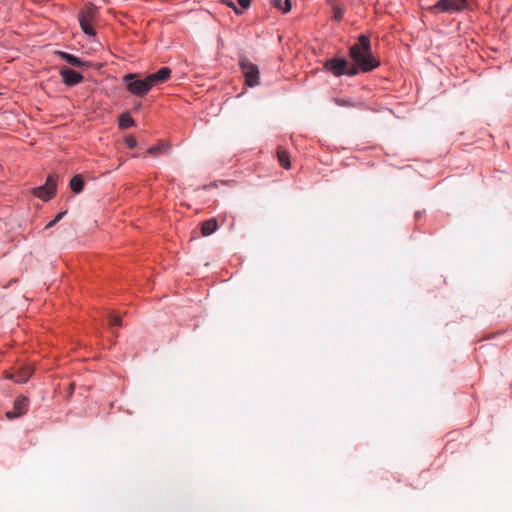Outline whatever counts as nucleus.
<instances>
[{
    "instance_id": "aec40b11",
    "label": "nucleus",
    "mask_w": 512,
    "mask_h": 512,
    "mask_svg": "<svg viewBox=\"0 0 512 512\" xmlns=\"http://www.w3.org/2000/svg\"><path fill=\"white\" fill-rule=\"evenodd\" d=\"M66 212L58 213L55 218L46 225V229L53 227L58 221H60Z\"/></svg>"
},
{
    "instance_id": "ddd939ff",
    "label": "nucleus",
    "mask_w": 512,
    "mask_h": 512,
    "mask_svg": "<svg viewBox=\"0 0 512 512\" xmlns=\"http://www.w3.org/2000/svg\"><path fill=\"white\" fill-rule=\"evenodd\" d=\"M32 374V368L30 366L24 367L18 374L15 376V381L17 383H25Z\"/></svg>"
},
{
    "instance_id": "bb28decb",
    "label": "nucleus",
    "mask_w": 512,
    "mask_h": 512,
    "mask_svg": "<svg viewBox=\"0 0 512 512\" xmlns=\"http://www.w3.org/2000/svg\"><path fill=\"white\" fill-rule=\"evenodd\" d=\"M226 3H227V5H228V6L232 7V8L235 10V12H236L237 14H239V13H240V12L237 10V8H236V6L234 5V3H233V2H226Z\"/></svg>"
},
{
    "instance_id": "9d476101",
    "label": "nucleus",
    "mask_w": 512,
    "mask_h": 512,
    "mask_svg": "<svg viewBox=\"0 0 512 512\" xmlns=\"http://www.w3.org/2000/svg\"><path fill=\"white\" fill-rule=\"evenodd\" d=\"M28 407V399L24 396L18 397L14 402V407L12 411H8L6 413L7 418L13 419L16 417H20L23 415Z\"/></svg>"
},
{
    "instance_id": "a878e982",
    "label": "nucleus",
    "mask_w": 512,
    "mask_h": 512,
    "mask_svg": "<svg viewBox=\"0 0 512 512\" xmlns=\"http://www.w3.org/2000/svg\"><path fill=\"white\" fill-rule=\"evenodd\" d=\"M342 16H343V14H342V11H341V10H339V9L335 10L334 18H335L337 21L341 20V19H342Z\"/></svg>"
},
{
    "instance_id": "2eb2a0df",
    "label": "nucleus",
    "mask_w": 512,
    "mask_h": 512,
    "mask_svg": "<svg viewBox=\"0 0 512 512\" xmlns=\"http://www.w3.org/2000/svg\"><path fill=\"white\" fill-rule=\"evenodd\" d=\"M33 193L39 197L40 199L44 200V201H47L49 199H51L50 195H49V191L47 189V187L45 185L41 186V187H38V188H35L33 190Z\"/></svg>"
},
{
    "instance_id": "9b49d317",
    "label": "nucleus",
    "mask_w": 512,
    "mask_h": 512,
    "mask_svg": "<svg viewBox=\"0 0 512 512\" xmlns=\"http://www.w3.org/2000/svg\"><path fill=\"white\" fill-rule=\"evenodd\" d=\"M59 56L64 59L68 64L74 66V67H84L87 66L85 62H83L80 58L66 53V52H58Z\"/></svg>"
},
{
    "instance_id": "4be33fe9",
    "label": "nucleus",
    "mask_w": 512,
    "mask_h": 512,
    "mask_svg": "<svg viewBox=\"0 0 512 512\" xmlns=\"http://www.w3.org/2000/svg\"><path fill=\"white\" fill-rule=\"evenodd\" d=\"M334 101L338 106H352V103L347 99L336 98Z\"/></svg>"
},
{
    "instance_id": "f257e3e1",
    "label": "nucleus",
    "mask_w": 512,
    "mask_h": 512,
    "mask_svg": "<svg viewBox=\"0 0 512 512\" xmlns=\"http://www.w3.org/2000/svg\"><path fill=\"white\" fill-rule=\"evenodd\" d=\"M349 55L362 72L372 71L380 65V61L373 56L371 42L366 35H360L358 42L350 46Z\"/></svg>"
},
{
    "instance_id": "1a4fd4ad",
    "label": "nucleus",
    "mask_w": 512,
    "mask_h": 512,
    "mask_svg": "<svg viewBox=\"0 0 512 512\" xmlns=\"http://www.w3.org/2000/svg\"><path fill=\"white\" fill-rule=\"evenodd\" d=\"M60 75L62 77L63 82L68 86H74L83 81V76L70 68H62L60 70Z\"/></svg>"
},
{
    "instance_id": "20e7f679",
    "label": "nucleus",
    "mask_w": 512,
    "mask_h": 512,
    "mask_svg": "<svg viewBox=\"0 0 512 512\" xmlns=\"http://www.w3.org/2000/svg\"><path fill=\"white\" fill-rule=\"evenodd\" d=\"M95 15V8L91 5L86 7V9L80 11L78 15L79 23L82 31L90 36L95 35V30L92 26V20Z\"/></svg>"
},
{
    "instance_id": "f03ea898",
    "label": "nucleus",
    "mask_w": 512,
    "mask_h": 512,
    "mask_svg": "<svg viewBox=\"0 0 512 512\" xmlns=\"http://www.w3.org/2000/svg\"><path fill=\"white\" fill-rule=\"evenodd\" d=\"M123 81L127 91L137 97H144L152 89L147 76L142 79L139 74L130 73L123 77Z\"/></svg>"
},
{
    "instance_id": "393cba45",
    "label": "nucleus",
    "mask_w": 512,
    "mask_h": 512,
    "mask_svg": "<svg viewBox=\"0 0 512 512\" xmlns=\"http://www.w3.org/2000/svg\"><path fill=\"white\" fill-rule=\"evenodd\" d=\"M237 1H238L239 5L244 9H247L251 4L250 0H237Z\"/></svg>"
},
{
    "instance_id": "5701e85b",
    "label": "nucleus",
    "mask_w": 512,
    "mask_h": 512,
    "mask_svg": "<svg viewBox=\"0 0 512 512\" xmlns=\"http://www.w3.org/2000/svg\"><path fill=\"white\" fill-rule=\"evenodd\" d=\"M126 144L129 148L132 149V148L136 147L137 141L134 137H127Z\"/></svg>"
},
{
    "instance_id": "423d86ee",
    "label": "nucleus",
    "mask_w": 512,
    "mask_h": 512,
    "mask_svg": "<svg viewBox=\"0 0 512 512\" xmlns=\"http://www.w3.org/2000/svg\"><path fill=\"white\" fill-rule=\"evenodd\" d=\"M347 66L348 61L343 58H331L324 62V69L331 72L336 77L344 75Z\"/></svg>"
},
{
    "instance_id": "0eeeda50",
    "label": "nucleus",
    "mask_w": 512,
    "mask_h": 512,
    "mask_svg": "<svg viewBox=\"0 0 512 512\" xmlns=\"http://www.w3.org/2000/svg\"><path fill=\"white\" fill-rule=\"evenodd\" d=\"M171 69L169 67H162L157 72L147 76L151 88L166 82L171 76Z\"/></svg>"
},
{
    "instance_id": "a211bd4d",
    "label": "nucleus",
    "mask_w": 512,
    "mask_h": 512,
    "mask_svg": "<svg viewBox=\"0 0 512 512\" xmlns=\"http://www.w3.org/2000/svg\"><path fill=\"white\" fill-rule=\"evenodd\" d=\"M45 186L47 187L49 191V195L52 198L54 196L55 190H56V180L54 176L50 175L45 183Z\"/></svg>"
},
{
    "instance_id": "6e6552de",
    "label": "nucleus",
    "mask_w": 512,
    "mask_h": 512,
    "mask_svg": "<svg viewBox=\"0 0 512 512\" xmlns=\"http://www.w3.org/2000/svg\"><path fill=\"white\" fill-rule=\"evenodd\" d=\"M171 145L165 141H160L158 144L149 147L146 151L149 157H169Z\"/></svg>"
},
{
    "instance_id": "6ab92c4d",
    "label": "nucleus",
    "mask_w": 512,
    "mask_h": 512,
    "mask_svg": "<svg viewBox=\"0 0 512 512\" xmlns=\"http://www.w3.org/2000/svg\"><path fill=\"white\" fill-rule=\"evenodd\" d=\"M359 71H361V70H360V67L357 64L354 63V65H350L348 63V66L345 69V74L344 75L355 76V75L358 74Z\"/></svg>"
},
{
    "instance_id": "b1692460",
    "label": "nucleus",
    "mask_w": 512,
    "mask_h": 512,
    "mask_svg": "<svg viewBox=\"0 0 512 512\" xmlns=\"http://www.w3.org/2000/svg\"><path fill=\"white\" fill-rule=\"evenodd\" d=\"M287 152L284 149H278V160H289Z\"/></svg>"
},
{
    "instance_id": "f3484780",
    "label": "nucleus",
    "mask_w": 512,
    "mask_h": 512,
    "mask_svg": "<svg viewBox=\"0 0 512 512\" xmlns=\"http://www.w3.org/2000/svg\"><path fill=\"white\" fill-rule=\"evenodd\" d=\"M273 4L276 8L282 10L283 13H287L291 10L290 0H274Z\"/></svg>"
},
{
    "instance_id": "412c9836",
    "label": "nucleus",
    "mask_w": 512,
    "mask_h": 512,
    "mask_svg": "<svg viewBox=\"0 0 512 512\" xmlns=\"http://www.w3.org/2000/svg\"><path fill=\"white\" fill-rule=\"evenodd\" d=\"M121 324H122V320L119 316L112 315L110 317V325L111 326H121Z\"/></svg>"
},
{
    "instance_id": "dca6fc26",
    "label": "nucleus",
    "mask_w": 512,
    "mask_h": 512,
    "mask_svg": "<svg viewBox=\"0 0 512 512\" xmlns=\"http://www.w3.org/2000/svg\"><path fill=\"white\" fill-rule=\"evenodd\" d=\"M133 124H134V121L129 114H122L119 117L120 128L127 129V128L131 127Z\"/></svg>"
},
{
    "instance_id": "f8f14e48",
    "label": "nucleus",
    "mask_w": 512,
    "mask_h": 512,
    "mask_svg": "<svg viewBox=\"0 0 512 512\" xmlns=\"http://www.w3.org/2000/svg\"><path fill=\"white\" fill-rule=\"evenodd\" d=\"M217 229V221L215 219H210L203 222L201 227V233L203 236H209L214 233Z\"/></svg>"
},
{
    "instance_id": "4468645a",
    "label": "nucleus",
    "mask_w": 512,
    "mask_h": 512,
    "mask_svg": "<svg viewBox=\"0 0 512 512\" xmlns=\"http://www.w3.org/2000/svg\"><path fill=\"white\" fill-rule=\"evenodd\" d=\"M83 185L84 182L80 175H76L70 180V188L74 193H80L83 189Z\"/></svg>"
},
{
    "instance_id": "39448f33",
    "label": "nucleus",
    "mask_w": 512,
    "mask_h": 512,
    "mask_svg": "<svg viewBox=\"0 0 512 512\" xmlns=\"http://www.w3.org/2000/svg\"><path fill=\"white\" fill-rule=\"evenodd\" d=\"M465 5L466 0H439L431 9L454 13L462 10Z\"/></svg>"
},
{
    "instance_id": "cd10ccee",
    "label": "nucleus",
    "mask_w": 512,
    "mask_h": 512,
    "mask_svg": "<svg viewBox=\"0 0 512 512\" xmlns=\"http://www.w3.org/2000/svg\"><path fill=\"white\" fill-rule=\"evenodd\" d=\"M283 164H284L283 166H284L285 169H289L290 168V162L285 161V162H283Z\"/></svg>"
},
{
    "instance_id": "7ed1b4c3",
    "label": "nucleus",
    "mask_w": 512,
    "mask_h": 512,
    "mask_svg": "<svg viewBox=\"0 0 512 512\" xmlns=\"http://www.w3.org/2000/svg\"><path fill=\"white\" fill-rule=\"evenodd\" d=\"M239 66L245 78L246 85L255 87L260 84V72L256 64L243 57L239 61Z\"/></svg>"
}]
</instances>
